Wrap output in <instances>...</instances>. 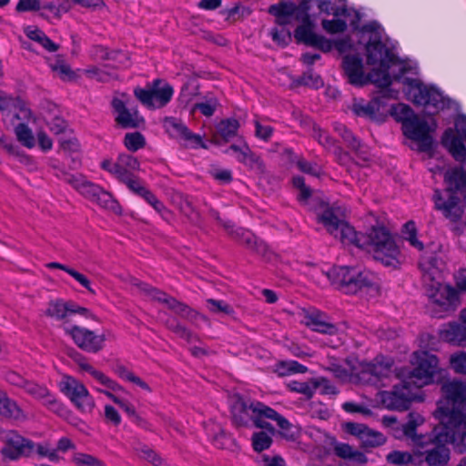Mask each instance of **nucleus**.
Here are the masks:
<instances>
[{
  "instance_id": "aec40b11",
  "label": "nucleus",
  "mask_w": 466,
  "mask_h": 466,
  "mask_svg": "<svg viewBox=\"0 0 466 466\" xmlns=\"http://www.w3.org/2000/svg\"><path fill=\"white\" fill-rule=\"evenodd\" d=\"M164 127L171 137L183 139L192 147H207L202 141L201 136L192 133L178 118L173 116L166 117L164 120Z\"/></svg>"
},
{
  "instance_id": "1a4fd4ad",
  "label": "nucleus",
  "mask_w": 466,
  "mask_h": 466,
  "mask_svg": "<svg viewBox=\"0 0 466 466\" xmlns=\"http://www.w3.org/2000/svg\"><path fill=\"white\" fill-rule=\"evenodd\" d=\"M408 96L415 105L432 107L434 112L444 109L449 106V100L434 86H426L417 79L406 78Z\"/></svg>"
},
{
  "instance_id": "5701e85b",
  "label": "nucleus",
  "mask_w": 466,
  "mask_h": 466,
  "mask_svg": "<svg viewBox=\"0 0 466 466\" xmlns=\"http://www.w3.org/2000/svg\"><path fill=\"white\" fill-rule=\"evenodd\" d=\"M300 321L316 332L335 335L338 331V328L330 321L329 317L316 309L304 310Z\"/></svg>"
},
{
  "instance_id": "bf43d9fd",
  "label": "nucleus",
  "mask_w": 466,
  "mask_h": 466,
  "mask_svg": "<svg viewBox=\"0 0 466 466\" xmlns=\"http://www.w3.org/2000/svg\"><path fill=\"white\" fill-rule=\"evenodd\" d=\"M296 165L301 172L313 177H319L321 173V168L318 164L307 161L303 158L299 159Z\"/></svg>"
},
{
  "instance_id": "7c9ffc66",
  "label": "nucleus",
  "mask_w": 466,
  "mask_h": 466,
  "mask_svg": "<svg viewBox=\"0 0 466 466\" xmlns=\"http://www.w3.org/2000/svg\"><path fill=\"white\" fill-rule=\"evenodd\" d=\"M73 358L81 370L88 372L100 384L106 386L107 389L114 391H118L122 390V387L117 382H116L115 380L107 377L106 374L96 370L95 368H93V366L87 363L86 359L82 354L75 352Z\"/></svg>"
},
{
  "instance_id": "f257e3e1",
  "label": "nucleus",
  "mask_w": 466,
  "mask_h": 466,
  "mask_svg": "<svg viewBox=\"0 0 466 466\" xmlns=\"http://www.w3.org/2000/svg\"><path fill=\"white\" fill-rule=\"evenodd\" d=\"M329 233L344 245H354L372 253L374 259L386 267L396 268L400 264V250L393 237L384 227H373L369 234L358 233L339 214L334 207L326 208L318 216Z\"/></svg>"
},
{
  "instance_id": "dca6fc26",
  "label": "nucleus",
  "mask_w": 466,
  "mask_h": 466,
  "mask_svg": "<svg viewBox=\"0 0 466 466\" xmlns=\"http://www.w3.org/2000/svg\"><path fill=\"white\" fill-rule=\"evenodd\" d=\"M64 329L72 338L75 344L84 351L97 353L105 346V335H97L86 328L76 325L64 327Z\"/></svg>"
},
{
  "instance_id": "6ab92c4d",
  "label": "nucleus",
  "mask_w": 466,
  "mask_h": 466,
  "mask_svg": "<svg viewBox=\"0 0 466 466\" xmlns=\"http://www.w3.org/2000/svg\"><path fill=\"white\" fill-rule=\"evenodd\" d=\"M23 390L34 399L40 400L49 410L58 415H63L65 413V406L46 386L27 380Z\"/></svg>"
},
{
  "instance_id": "bb28decb",
  "label": "nucleus",
  "mask_w": 466,
  "mask_h": 466,
  "mask_svg": "<svg viewBox=\"0 0 466 466\" xmlns=\"http://www.w3.org/2000/svg\"><path fill=\"white\" fill-rule=\"evenodd\" d=\"M112 106L117 113L116 121L123 128H137L144 123V119L138 115V112L137 110L132 112L128 110L121 99H113Z\"/></svg>"
},
{
  "instance_id": "c85d7f7f",
  "label": "nucleus",
  "mask_w": 466,
  "mask_h": 466,
  "mask_svg": "<svg viewBox=\"0 0 466 466\" xmlns=\"http://www.w3.org/2000/svg\"><path fill=\"white\" fill-rule=\"evenodd\" d=\"M462 323L452 322L443 326L441 337L447 342L461 345L466 341V309L461 311Z\"/></svg>"
},
{
  "instance_id": "c9c22d12",
  "label": "nucleus",
  "mask_w": 466,
  "mask_h": 466,
  "mask_svg": "<svg viewBox=\"0 0 466 466\" xmlns=\"http://www.w3.org/2000/svg\"><path fill=\"white\" fill-rule=\"evenodd\" d=\"M240 124L236 118L222 119L216 126V136L224 142H228L237 137Z\"/></svg>"
},
{
  "instance_id": "69168bd1",
  "label": "nucleus",
  "mask_w": 466,
  "mask_h": 466,
  "mask_svg": "<svg viewBox=\"0 0 466 466\" xmlns=\"http://www.w3.org/2000/svg\"><path fill=\"white\" fill-rule=\"evenodd\" d=\"M120 162V165L125 167L126 170L132 173V171L138 170L140 164L138 160L128 154H120L117 157Z\"/></svg>"
},
{
  "instance_id": "de8ad7c7",
  "label": "nucleus",
  "mask_w": 466,
  "mask_h": 466,
  "mask_svg": "<svg viewBox=\"0 0 466 466\" xmlns=\"http://www.w3.org/2000/svg\"><path fill=\"white\" fill-rule=\"evenodd\" d=\"M88 77L96 79L99 82H108L116 78V74L114 70H108L105 67H92L86 71Z\"/></svg>"
},
{
  "instance_id": "b1692460",
  "label": "nucleus",
  "mask_w": 466,
  "mask_h": 466,
  "mask_svg": "<svg viewBox=\"0 0 466 466\" xmlns=\"http://www.w3.org/2000/svg\"><path fill=\"white\" fill-rule=\"evenodd\" d=\"M431 300L433 305L441 308V312L434 313V317L441 319L455 309L459 301V296L453 287L443 285L431 296Z\"/></svg>"
},
{
  "instance_id": "f8f14e48",
  "label": "nucleus",
  "mask_w": 466,
  "mask_h": 466,
  "mask_svg": "<svg viewBox=\"0 0 466 466\" xmlns=\"http://www.w3.org/2000/svg\"><path fill=\"white\" fill-rule=\"evenodd\" d=\"M133 285L137 286L138 289L148 298L166 304L168 309L180 315L182 318H185L190 321L197 319H202L204 321L207 320L205 316L198 313L197 311L190 309L187 305L177 300L173 297L168 296L167 293L158 289H156L147 283L138 281L137 279L133 280Z\"/></svg>"
},
{
  "instance_id": "774afa93",
  "label": "nucleus",
  "mask_w": 466,
  "mask_h": 466,
  "mask_svg": "<svg viewBox=\"0 0 466 466\" xmlns=\"http://www.w3.org/2000/svg\"><path fill=\"white\" fill-rule=\"evenodd\" d=\"M293 186L300 190L299 195V200H307L310 195L311 191L309 187L305 185V179L301 176H296L292 179Z\"/></svg>"
},
{
  "instance_id": "2f4dec72",
  "label": "nucleus",
  "mask_w": 466,
  "mask_h": 466,
  "mask_svg": "<svg viewBox=\"0 0 466 466\" xmlns=\"http://www.w3.org/2000/svg\"><path fill=\"white\" fill-rule=\"evenodd\" d=\"M334 130L356 155L363 159H367V147L346 126L335 123Z\"/></svg>"
},
{
  "instance_id": "6e6d98bb",
  "label": "nucleus",
  "mask_w": 466,
  "mask_h": 466,
  "mask_svg": "<svg viewBox=\"0 0 466 466\" xmlns=\"http://www.w3.org/2000/svg\"><path fill=\"white\" fill-rule=\"evenodd\" d=\"M306 370L307 367L295 360L282 361L279 365V372L281 376L289 373H304Z\"/></svg>"
},
{
  "instance_id": "cd10ccee",
  "label": "nucleus",
  "mask_w": 466,
  "mask_h": 466,
  "mask_svg": "<svg viewBox=\"0 0 466 466\" xmlns=\"http://www.w3.org/2000/svg\"><path fill=\"white\" fill-rule=\"evenodd\" d=\"M228 234L237 241L245 245L247 248L256 252L260 256H265L268 250V247L266 243L258 239L256 236L253 235L252 232L238 228H232Z\"/></svg>"
},
{
  "instance_id": "7ed1b4c3",
  "label": "nucleus",
  "mask_w": 466,
  "mask_h": 466,
  "mask_svg": "<svg viewBox=\"0 0 466 466\" xmlns=\"http://www.w3.org/2000/svg\"><path fill=\"white\" fill-rule=\"evenodd\" d=\"M231 420L238 428H248L253 422L256 428L264 429L274 433L275 429L267 420L277 422L282 431H289L291 424L282 415L263 402L245 400L239 394L231 399Z\"/></svg>"
},
{
  "instance_id": "2eb2a0df",
  "label": "nucleus",
  "mask_w": 466,
  "mask_h": 466,
  "mask_svg": "<svg viewBox=\"0 0 466 466\" xmlns=\"http://www.w3.org/2000/svg\"><path fill=\"white\" fill-rule=\"evenodd\" d=\"M414 390H416L414 385L407 383V380L404 379L399 385H394L392 390L383 392L382 403L390 410H408L411 401L416 398Z\"/></svg>"
},
{
  "instance_id": "9d476101",
  "label": "nucleus",
  "mask_w": 466,
  "mask_h": 466,
  "mask_svg": "<svg viewBox=\"0 0 466 466\" xmlns=\"http://www.w3.org/2000/svg\"><path fill=\"white\" fill-rule=\"evenodd\" d=\"M412 363L414 368L405 378L407 383H411L415 389L431 383L438 370V358L428 351H416L413 353Z\"/></svg>"
},
{
  "instance_id": "052dcab7",
  "label": "nucleus",
  "mask_w": 466,
  "mask_h": 466,
  "mask_svg": "<svg viewBox=\"0 0 466 466\" xmlns=\"http://www.w3.org/2000/svg\"><path fill=\"white\" fill-rule=\"evenodd\" d=\"M270 35L274 42L280 46H287L291 40L290 32L285 27L272 28L270 32Z\"/></svg>"
},
{
  "instance_id": "864d4df0",
  "label": "nucleus",
  "mask_w": 466,
  "mask_h": 466,
  "mask_svg": "<svg viewBox=\"0 0 466 466\" xmlns=\"http://www.w3.org/2000/svg\"><path fill=\"white\" fill-rule=\"evenodd\" d=\"M300 85L319 88L323 86L322 78L312 69H308L298 80Z\"/></svg>"
},
{
  "instance_id": "393cba45",
  "label": "nucleus",
  "mask_w": 466,
  "mask_h": 466,
  "mask_svg": "<svg viewBox=\"0 0 466 466\" xmlns=\"http://www.w3.org/2000/svg\"><path fill=\"white\" fill-rule=\"evenodd\" d=\"M384 106V97H374L370 101L364 99H354L351 110L360 117L373 121H379L383 113L380 111Z\"/></svg>"
},
{
  "instance_id": "f704fd0d",
  "label": "nucleus",
  "mask_w": 466,
  "mask_h": 466,
  "mask_svg": "<svg viewBox=\"0 0 466 466\" xmlns=\"http://www.w3.org/2000/svg\"><path fill=\"white\" fill-rule=\"evenodd\" d=\"M0 416L15 420H25L26 415L18 404L9 399L5 393L0 391Z\"/></svg>"
},
{
  "instance_id": "f03ea898",
  "label": "nucleus",
  "mask_w": 466,
  "mask_h": 466,
  "mask_svg": "<svg viewBox=\"0 0 466 466\" xmlns=\"http://www.w3.org/2000/svg\"><path fill=\"white\" fill-rule=\"evenodd\" d=\"M418 460H422L418 466H444L450 460L447 443L466 448V421L460 415H453L445 420V425L435 427L428 437L417 439Z\"/></svg>"
},
{
  "instance_id": "13d9d810",
  "label": "nucleus",
  "mask_w": 466,
  "mask_h": 466,
  "mask_svg": "<svg viewBox=\"0 0 466 466\" xmlns=\"http://www.w3.org/2000/svg\"><path fill=\"white\" fill-rule=\"evenodd\" d=\"M450 362L456 373L466 374V352L451 355Z\"/></svg>"
},
{
  "instance_id": "4d7b16f0",
  "label": "nucleus",
  "mask_w": 466,
  "mask_h": 466,
  "mask_svg": "<svg viewBox=\"0 0 466 466\" xmlns=\"http://www.w3.org/2000/svg\"><path fill=\"white\" fill-rule=\"evenodd\" d=\"M50 67L54 72H56L63 80L72 79L75 76L70 66L62 59L58 58L54 63H51Z\"/></svg>"
},
{
  "instance_id": "c756f323",
  "label": "nucleus",
  "mask_w": 466,
  "mask_h": 466,
  "mask_svg": "<svg viewBox=\"0 0 466 466\" xmlns=\"http://www.w3.org/2000/svg\"><path fill=\"white\" fill-rule=\"evenodd\" d=\"M228 150L234 151L237 160L248 167L250 169H254L259 172L264 170V164L259 156L255 154L250 147L244 143L242 146L231 145Z\"/></svg>"
},
{
  "instance_id": "0e129e2a",
  "label": "nucleus",
  "mask_w": 466,
  "mask_h": 466,
  "mask_svg": "<svg viewBox=\"0 0 466 466\" xmlns=\"http://www.w3.org/2000/svg\"><path fill=\"white\" fill-rule=\"evenodd\" d=\"M322 26L326 31L335 34L344 32L347 28V24L340 19L323 20Z\"/></svg>"
},
{
  "instance_id": "603ef678",
  "label": "nucleus",
  "mask_w": 466,
  "mask_h": 466,
  "mask_svg": "<svg viewBox=\"0 0 466 466\" xmlns=\"http://www.w3.org/2000/svg\"><path fill=\"white\" fill-rule=\"evenodd\" d=\"M73 461L76 466H106V464L96 457L82 452L75 453Z\"/></svg>"
},
{
  "instance_id": "37998d69",
  "label": "nucleus",
  "mask_w": 466,
  "mask_h": 466,
  "mask_svg": "<svg viewBox=\"0 0 466 466\" xmlns=\"http://www.w3.org/2000/svg\"><path fill=\"white\" fill-rule=\"evenodd\" d=\"M15 133L17 140L25 147L31 148L35 146V137L32 130L24 123L18 124L15 127Z\"/></svg>"
},
{
  "instance_id": "5fc2aeb1",
  "label": "nucleus",
  "mask_w": 466,
  "mask_h": 466,
  "mask_svg": "<svg viewBox=\"0 0 466 466\" xmlns=\"http://www.w3.org/2000/svg\"><path fill=\"white\" fill-rule=\"evenodd\" d=\"M45 120L46 125L49 127L50 131L56 135L63 133L67 127L66 122L59 116H53L49 114L45 116Z\"/></svg>"
},
{
  "instance_id": "e433bc0d",
  "label": "nucleus",
  "mask_w": 466,
  "mask_h": 466,
  "mask_svg": "<svg viewBox=\"0 0 466 466\" xmlns=\"http://www.w3.org/2000/svg\"><path fill=\"white\" fill-rule=\"evenodd\" d=\"M387 461L397 466H407L409 464L421 465L422 460H418L417 449L413 453L408 451H393L387 457Z\"/></svg>"
},
{
  "instance_id": "412c9836",
  "label": "nucleus",
  "mask_w": 466,
  "mask_h": 466,
  "mask_svg": "<svg viewBox=\"0 0 466 466\" xmlns=\"http://www.w3.org/2000/svg\"><path fill=\"white\" fill-rule=\"evenodd\" d=\"M342 67L349 82L357 86H362L371 81L370 76L364 74L362 57L359 54H349L342 58Z\"/></svg>"
},
{
  "instance_id": "6e6552de",
  "label": "nucleus",
  "mask_w": 466,
  "mask_h": 466,
  "mask_svg": "<svg viewBox=\"0 0 466 466\" xmlns=\"http://www.w3.org/2000/svg\"><path fill=\"white\" fill-rule=\"evenodd\" d=\"M328 276L331 279L332 284L346 294H356L362 289L372 285L370 276L355 268H334L329 272Z\"/></svg>"
},
{
  "instance_id": "49530a36",
  "label": "nucleus",
  "mask_w": 466,
  "mask_h": 466,
  "mask_svg": "<svg viewBox=\"0 0 466 466\" xmlns=\"http://www.w3.org/2000/svg\"><path fill=\"white\" fill-rule=\"evenodd\" d=\"M136 451L140 458L147 460L155 466H167V464L155 452V451L147 445H139L136 448Z\"/></svg>"
},
{
  "instance_id": "0eeeda50",
  "label": "nucleus",
  "mask_w": 466,
  "mask_h": 466,
  "mask_svg": "<svg viewBox=\"0 0 466 466\" xmlns=\"http://www.w3.org/2000/svg\"><path fill=\"white\" fill-rule=\"evenodd\" d=\"M441 392L444 400L439 402L435 411L441 424L445 425V420L453 415H460L466 421V415L462 411L466 408V382L456 380L446 381L441 386Z\"/></svg>"
},
{
  "instance_id": "c03bdc74",
  "label": "nucleus",
  "mask_w": 466,
  "mask_h": 466,
  "mask_svg": "<svg viewBox=\"0 0 466 466\" xmlns=\"http://www.w3.org/2000/svg\"><path fill=\"white\" fill-rule=\"evenodd\" d=\"M403 238L410 242V244L417 248L418 250H422L424 246L421 241H420L417 238V229L415 223L413 221H408L404 224L402 228Z\"/></svg>"
},
{
  "instance_id": "f3484780",
  "label": "nucleus",
  "mask_w": 466,
  "mask_h": 466,
  "mask_svg": "<svg viewBox=\"0 0 466 466\" xmlns=\"http://www.w3.org/2000/svg\"><path fill=\"white\" fill-rule=\"evenodd\" d=\"M402 128L408 138L420 142V151L427 152L431 149L432 138L429 135L431 128L425 119L420 118L418 116L405 119Z\"/></svg>"
},
{
  "instance_id": "39448f33",
  "label": "nucleus",
  "mask_w": 466,
  "mask_h": 466,
  "mask_svg": "<svg viewBox=\"0 0 466 466\" xmlns=\"http://www.w3.org/2000/svg\"><path fill=\"white\" fill-rule=\"evenodd\" d=\"M379 25L376 23L364 25L363 32H370L371 35L366 45L367 63L370 65L380 64V68L372 70L370 76L372 82L380 86H389L391 85V76L389 69L395 64L397 57L393 51L387 47L381 41V35L379 32Z\"/></svg>"
},
{
  "instance_id": "4be33fe9",
  "label": "nucleus",
  "mask_w": 466,
  "mask_h": 466,
  "mask_svg": "<svg viewBox=\"0 0 466 466\" xmlns=\"http://www.w3.org/2000/svg\"><path fill=\"white\" fill-rule=\"evenodd\" d=\"M0 111L3 117L13 115L16 120L29 119L31 111L18 96H13L0 89Z\"/></svg>"
},
{
  "instance_id": "9b49d317",
  "label": "nucleus",
  "mask_w": 466,
  "mask_h": 466,
  "mask_svg": "<svg viewBox=\"0 0 466 466\" xmlns=\"http://www.w3.org/2000/svg\"><path fill=\"white\" fill-rule=\"evenodd\" d=\"M134 95L145 106L161 108L170 102L174 95V88L165 80L155 79L145 88L136 87Z\"/></svg>"
},
{
  "instance_id": "a19ab883",
  "label": "nucleus",
  "mask_w": 466,
  "mask_h": 466,
  "mask_svg": "<svg viewBox=\"0 0 466 466\" xmlns=\"http://www.w3.org/2000/svg\"><path fill=\"white\" fill-rule=\"evenodd\" d=\"M25 33L29 39L39 43L45 49L49 52H55L58 48V46L38 28L28 26L25 30Z\"/></svg>"
},
{
  "instance_id": "473e14b6",
  "label": "nucleus",
  "mask_w": 466,
  "mask_h": 466,
  "mask_svg": "<svg viewBox=\"0 0 466 466\" xmlns=\"http://www.w3.org/2000/svg\"><path fill=\"white\" fill-rule=\"evenodd\" d=\"M462 137L455 136L451 129L445 131L442 137L443 146L449 150L456 161L464 162L466 160V147Z\"/></svg>"
},
{
  "instance_id": "72a5a7b5",
  "label": "nucleus",
  "mask_w": 466,
  "mask_h": 466,
  "mask_svg": "<svg viewBox=\"0 0 466 466\" xmlns=\"http://www.w3.org/2000/svg\"><path fill=\"white\" fill-rule=\"evenodd\" d=\"M328 380L325 379H319L313 381H291L289 383V388L292 391L301 393L307 398H311L317 389L320 387L321 385H324L325 387V392L326 393H334V388L332 386L327 385Z\"/></svg>"
},
{
  "instance_id": "338daca9",
  "label": "nucleus",
  "mask_w": 466,
  "mask_h": 466,
  "mask_svg": "<svg viewBox=\"0 0 466 466\" xmlns=\"http://www.w3.org/2000/svg\"><path fill=\"white\" fill-rule=\"evenodd\" d=\"M41 7V0H19L15 6V10L19 13L29 11H40Z\"/></svg>"
},
{
  "instance_id": "4468645a",
  "label": "nucleus",
  "mask_w": 466,
  "mask_h": 466,
  "mask_svg": "<svg viewBox=\"0 0 466 466\" xmlns=\"http://www.w3.org/2000/svg\"><path fill=\"white\" fill-rule=\"evenodd\" d=\"M60 390L82 412L91 411L94 408V400L86 387L73 377H66L60 383Z\"/></svg>"
},
{
  "instance_id": "e2e57ef3",
  "label": "nucleus",
  "mask_w": 466,
  "mask_h": 466,
  "mask_svg": "<svg viewBox=\"0 0 466 466\" xmlns=\"http://www.w3.org/2000/svg\"><path fill=\"white\" fill-rule=\"evenodd\" d=\"M101 188L102 187H100L99 186L85 180L81 182L78 191L83 196L93 201L98 194V192H100Z\"/></svg>"
},
{
  "instance_id": "a18cd8bd",
  "label": "nucleus",
  "mask_w": 466,
  "mask_h": 466,
  "mask_svg": "<svg viewBox=\"0 0 466 466\" xmlns=\"http://www.w3.org/2000/svg\"><path fill=\"white\" fill-rule=\"evenodd\" d=\"M124 145L129 151L136 152L146 146V139L140 132L127 133Z\"/></svg>"
},
{
  "instance_id": "20e7f679",
  "label": "nucleus",
  "mask_w": 466,
  "mask_h": 466,
  "mask_svg": "<svg viewBox=\"0 0 466 466\" xmlns=\"http://www.w3.org/2000/svg\"><path fill=\"white\" fill-rule=\"evenodd\" d=\"M297 6L292 3H280L272 5L268 8V13L276 17V23L282 27L291 23L294 16L296 19L300 17L296 15ZM302 25H299L294 36L299 43H304L307 46L317 47L323 52H329L332 48V43L323 35H317L312 30L311 21L307 14L301 17Z\"/></svg>"
},
{
  "instance_id": "3c124183",
  "label": "nucleus",
  "mask_w": 466,
  "mask_h": 466,
  "mask_svg": "<svg viewBox=\"0 0 466 466\" xmlns=\"http://www.w3.org/2000/svg\"><path fill=\"white\" fill-rule=\"evenodd\" d=\"M252 447L255 451L261 452L268 450L272 444V439L264 431L255 432L252 435Z\"/></svg>"
},
{
  "instance_id": "a878e982",
  "label": "nucleus",
  "mask_w": 466,
  "mask_h": 466,
  "mask_svg": "<svg viewBox=\"0 0 466 466\" xmlns=\"http://www.w3.org/2000/svg\"><path fill=\"white\" fill-rule=\"evenodd\" d=\"M34 449L31 441L19 435H14L7 440L5 446L2 449L5 457L10 460H16L22 456H29Z\"/></svg>"
},
{
  "instance_id": "423d86ee",
  "label": "nucleus",
  "mask_w": 466,
  "mask_h": 466,
  "mask_svg": "<svg viewBox=\"0 0 466 466\" xmlns=\"http://www.w3.org/2000/svg\"><path fill=\"white\" fill-rule=\"evenodd\" d=\"M444 179L448 185V197L445 199L441 191L435 190L433 195L435 208L441 210L445 218L456 222L461 218L463 209L460 205V198L455 193L457 191L466 192V171L459 168L448 170Z\"/></svg>"
},
{
  "instance_id": "4c0bfd02",
  "label": "nucleus",
  "mask_w": 466,
  "mask_h": 466,
  "mask_svg": "<svg viewBox=\"0 0 466 466\" xmlns=\"http://www.w3.org/2000/svg\"><path fill=\"white\" fill-rule=\"evenodd\" d=\"M423 422H424V419L421 415H420L418 413L410 412L409 414L407 422H405L404 424L401 425L403 434L412 441L414 446H416L419 443V441H417L418 438L428 437V434H426V435L416 434L417 427L419 425H421Z\"/></svg>"
},
{
  "instance_id": "ddd939ff",
  "label": "nucleus",
  "mask_w": 466,
  "mask_h": 466,
  "mask_svg": "<svg viewBox=\"0 0 466 466\" xmlns=\"http://www.w3.org/2000/svg\"><path fill=\"white\" fill-rule=\"evenodd\" d=\"M391 373V360L379 356L371 362L361 363L357 377L362 384L379 386L380 381L383 379L389 378Z\"/></svg>"
},
{
  "instance_id": "8fccbe9b",
  "label": "nucleus",
  "mask_w": 466,
  "mask_h": 466,
  "mask_svg": "<svg viewBox=\"0 0 466 466\" xmlns=\"http://www.w3.org/2000/svg\"><path fill=\"white\" fill-rule=\"evenodd\" d=\"M208 310L215 314H225L231 316L234 314V309L231 305L224 300H218L214 299H208L206 300Z\"/></svg>"
},
{
  "instance_id": "a211bd4d",
  "label": "nucleus",
  "mask_w": 466,
  "mask_h": 466,
  "mask_svg": "<svg viewBox=\"0 0 466 466\" xmlns=\"http://www.w3.org/2000/svg\"><path fill=\"white\" fill-rule=\"evenodd\" d=\"M345 431L356 436L365 449H371L383 445L386 442V437L380 431L370 429L362 423L347 422L344 425Z\"/></svg>"
},
{
  "instance_id": "ea45409f",
  "label": "nucleus",
  "mask_w": 466,
  "mask_h": 466,
  "mask_svg": "<svg viewBox=\"0 0 466 466\" xmlns=\"http://www.w3.org/2000/svg\"><path fill=\"white\" fill-rule=\"evenodd\" d=\"M312 137L326 149H333L336 155L343 154L341 147L337 146L336 140L331 137L326 131L322 130L319 126H313Z\"/></svg>"
},
{
  "instance_id": "58836bf2",
  "label": "nucleus",
  "mask_w": 466,
  "mask_h": 466,
  "mask_svg": "<svg viewBox=\"0 0 466 466\" xmlns=\"http://www.w3.org/2000/svg\"><path fill=\"white\" fill-rule=\"evenodd\" d=\"M70 301L56 299L49 302L46 314L56 320H63L70 316Z\"/></svg>"
},
{
  "instance_id": "09e8293b",
  "label": "nucleus",
  "mask_w": 466,
  "mask_h": 466,
  "mask_svg": "<svg viewBox=\"0 0 466 466\" xmlns=\"http://www.w3.org/2000/svg\"><path fill=\"white\" fill-rule=\"evenodd\" d=\"M93 202H96L104 208L113 210L116 213H118L120 210L118 203L103 188L98 192Z\"/></svg>"
},
{
  "instance_id": "79ce46f5",
  "label": "nucleus",
  "mask_w": 466,
  "mask_h": 466,
  "mask_svg": "<svg viewBox=\"0 0 466 466\" xmlns=\"http://www.w3.org/2000/svg\"><path fill=\"white\" fill-rule=\"evenodd\" d=\"M114 371L116 372V374L118 375L119 378H121L125 380L130 381V382L139 386L140 388L150 391V387L145 381H143L139 377L136 376L133 372L128 370L124 365H121V364L116 365Z\"/></svg>"
},
{
  "instance_id": "680f3d73",
  "label": "nucleus",
  "mask_w": 466,
  "mask_h": 466,
  "mask_svg": "<svg viewBox=\"0 0 466 466\" xmlns=\"http://www.w3.org/2000/svg\"><path fill=\"white\" fill-rule=\"evenodd\" d=\"M217 106V99L211 97L205 102L196 103L194 105V109L199 110L201 114L206 116H211L215 113Z\"/></svg>"
}]
</instances>
